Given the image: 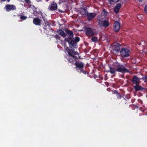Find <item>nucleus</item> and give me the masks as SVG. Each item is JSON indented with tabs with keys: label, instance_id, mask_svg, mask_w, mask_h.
<instances>
[{
	"label": "nucleus",
	"instance_id": "1",
	"mask_svg": "<svg viewBox=\"0 0 147 147\" xmlns=\"http://www.w3.org/2000/svg\"><path fill=\"white\" fill-rule=\"evenodd\" d=\"M110 70L108 71L112 74H115L116 71L124 73L125 72H129V70L127 69L123 65L119 63H116L114 67H109Z\"/></svg>",
	"mask_w": 147,
	"mask_h": 147
},
{
	"label": "nucleus",
	"instance_id": "2",
	"mask_svg": "<svg viewBox=\"0 0 147 147\" xmlns=\"http://www.w3.org/2000/svg\"><path fill=\"white\" fill-rule=\"evenodd\" d=\"M80 40V38L78 37H76L75 39L73 37H68L65 38V41L68 42L70 47H72L75 48L78 47L77 43Z\"/></svg>",
	"mask_w": 147,
	"mask_h": 147
},
{
	"label": "nucleus",
	"instance_id": "3",
	"mask_svg": "<svg viewBox=\"0 0 147 147\" xmlns=\"http://www.w3.org/2000/svg\"><path fill=\"white\" fill-rule=\"evenodd\" d=\"M76 66V69L79 73H83L84 74H88V71L84 70L83 68L84 66V63L81 62H76L74 64Z\"/></svg>",
	"mask_w": 147,
	"mask_h": 147
},
{
	"label": "nucleus",
	"instance_id": "4",
	"mask_svg": "<svg viewBox=\"0 0 147 147\" xmlns=\"http://www.w3.org/2000/svg\"><path fill=\"white\" fill-rule=\"evenodd\" d=\"M57 7L58 6L57 3L54 1H53L49 6L48 8V9L49 11H57L56 13H62L65 12V11H63L60 9H58Z\"/></svg>",
	"mask_w": 147,
	"mask_h": 147
},
{
	"label": "nucleus",
	"instance_id": "5",
	"mask_svg": "<svg viewBox=\"0 0 147 147\" xmlns=\"http://www.w3.org/2000/svg\"><path fill=\"white\" fill-rule=\"evenodd\" d=\"M85 34L88 36L92 37L96 35L98 33L94 29L90 27H85L84 28Z\"/></svg>",
	"mask_w": 147,
	"mask_h": 147
},
{
	"label": "nucleus",
	"instance_id": "6",
	"mask_svg": "<svg viewBox=\"0 0 147 147\" xmlns=\"http://www.w3.org/2000/svg\"><path fill=\"white\" fill-rule=\"evenodd\" d=\"M131 52L129 49H128L122 47L120 51V56L123 58H127L129 56Z\"/></svg>",
	"mask_w": 147,
	"mask_h": 147
},
{
	"label": "nucleus",
	"instance_id": "7",
	"mask_svg": "<svg viewBox=\"0 0 147 147\" xmlns=\"http://www.w3.org/2000/svg\"><path fill=\"white\" fill-rule=\"evenodd\" d=\"M71 48L67 47L66 49L67 51L68 54L69 56L73 57V58H75L76 59H78L80 58V56L78 55V57L75 55H78L79 53L77 52L74 51L72 48V47H70Z\"/></svg>",
	"mask_w": 147,
	"mask_h": 147
},
{
	"label": "nucleus",
	"instance_id": "8",
	"mask_svg": "<svg viewBox=\"0 0 147 147\" xmlns=\"http://www.w3.org/2000/svg\"><path fill=\"white\" fill-rule=\"evenodd\" d=\"M98 23L100 27H103L105 28H107L109 25V21L107 20H105L103 21L99 20Z\"/></svg>",
	"mask_w": 147,
	"mask_h": 147
},
{
	"label": "nucleus",
	"instance_id": "9",
	"mask_svg": "<svg viewBox=\"0 0 147 147\" xmlns=\"http://www.w3.org/2000/svg\"><path fill=\"white\" fill-rule=\"evenodd\" d=\"M5 9L7 11L9 12L11 10L13 11L16 10V7L14 5L7 4L5 5Z\"/></svg>",
	"mask_w": 147,
	"mask_h": 147
},
{
	"label": "nucleus",
	"instance_id": "10",
	"mask_svg": "<svg viewBox=\"0 0 147 147\" xmlns=\"http://www.w3.org/2000/svg\"><path fill=\"white\" fill-rule=\"evenodd\" d=\"M113 30L115 32H118L119 31L120 28V25L119 23L116 21L113 24Z\"/></svg>",
	"mask_w": 147,
	"mask_h": 147
},
{
	"label": "nucleus",
	"instance_id": "11",
	"mask_svg": "<svg viewBox=\"0 0 147 147\" xmlns=\"http://www.w3.org/2000/svg\"><path fill=\"white\" fill-rule=\"evenodd\" d=\"M121 45L119 43H115L112 46V49L116 51L117 52H119V51L121 49Z\"/></svg>",
	"mask_w": 147,
	"mask_h": 147
},
{
	"label": "nucleus",
	"instance_id": "12",
	"mask_svg": "<svg viewBox=\"0 0 147 147\" xmlns=\"http://www.w3.org/2000/svg\"><path fill=\"white\" fill-rule=\"evenodd\" d=\"M86 15L87 17V20L88 21H92V19L96 17V13H88Z\"/></svg>",
	"mask_w": 147,
	"mask_h": 147
},
{
	"label": "nucleus",
	"instance_id": "13",
	"mask_svg": "<svg viewBox=\"0 0 147 147\" xmlns=\"http://www.w3.org/2000/svg\"><path fill=\"white\" fill-rule=\"evenodd\" d=\"M141 79L139 78L136 76H134L133 77L131 80V81L133 84H139Z\"/></svg>",
	"mask_w": 147,
	"mask_h": 147
},
{
	"label": "nucleus",
	"instance_id": "14",
	"mask_svg": "<svg viewBox=\"0 0 147 147\" xmlns=\"http://www.w3.org/2000/svg\"><path fill=\"white\" fill-rule=\"evenodd\" d=\"M41 20L38 18H36L34 19L33 20V23L37 26H40L41 24Z\"/></svg>",
	"mask_w": 147,
	"mask_h": 147
},
{
	"label": "nucleus",
	"instance_id": "15",
	"mask_svg": "<svg viewBox=\"0 0 147 147\" xmlns=\"http://www.w3.org/2000/svg\"><path fill=\"white\" fill-rule=\"evenodd\" d=\"M135 90L137 91L139 90H143L145 89L144 88L142 87V86H140L139 84H136L134 87Z\"/></svg>",
	"mask_w": 147,
	"mask_h": 147
},
{
	"label": "nucleus",
	"instance_id": "16",
	"mask_svg": "<svg viewBox=\"0 0 147 147\" xmlns=\"http://www.w3.org/2000/svg\"><path fill=\"white\" fill-rule=\"evenodd\" d=\"M80 12L82 15H86L88 12L86 8L82 7L80 8Z\"/></svg>",
	"mask_w": 147,
	"mask_h": 147
},
{
	"label": "nucleus",
	"instance_id": "17",
	"mask_svg": "<svg viewBox=\"0 0 147 147\" xmlns=\"http://www.w3.org/2000/svg\"><path fill=\"white\" fill-rule=\"evenodd\" d=\"M121 7V4L120 3H117L115 6L114 8V11L116 13L119 11Z\"/></svg>",
	"mask_w": 147,
	"mask_h": 147
},
{
	"label": "nucleus",
	"instance_id": "18",
	"mask_svg": "<svg viewBox=\"0 0 147 147\" xmlns=\"http://www.w3.org/2000/svg\"><path fill=\"white\" fill-rule=\"evenodd\" d=\"M73 57H72L71 58H67V61L68 63L74 64L76 62H77L76 60V59L75 58H73Z\"/></svg>",
	"mask_w": 147,
	"mask_h": 147
},
{
	"label": "nucleus",
	"instance_id": "19",
	"mask_svg": "<svg viewBox=\"0 0 147 147\" xmlns=\"http://www.w3.org/2000/svg\"><path fill=\"white\" fill-rule=\"evenodd\" d=\"M32 8L33 11V13L35 16H37V15L40 13V11H38L37 8L35 7L34 6Z\"/></svg>",
	"mask_w": 147,
	"mask_h": 147
},
{
	"label": "nucleus",
	"instance_id": "20",
	"mask_svg": "<svg viewBox=\"0 0 147 147\" xmlns=\"http://www.w3.org/2000/svg\"><path fill=\"white\" fill-rule=\"evenodd\" d=\"M57 32L61 36L64 37L66 36V34L65 32L62 30L59 29L57 30Z\"/></svg>",
	"mask_w": 147,
	"mask_h": 147
},
{
	"label": "nucleus",
	"instance_id": "21",
	"mask_svg": "<svg viewBox=\"0 0 147 147\" xmlns=\"http://www.w3.org/2000/svg\"><path fill=\"white\" fill-rule=\"evenodd\" d=\"M65 32L66 33L70 36L69 37L71 38L73 37L74 34L72 31L69 30H65Z\"/></svg>",
	"mask_w": 147,
	"mask_h": 147
},
{
	"label": "nucleus",
	"instance_id": "22",
	"mask_svg": "<svg viewBox=\"0 0 147 147\" xmlns=\"http://www.w3.org/2000/svg\"><path fill=\"white\" fill-rule=\"evenodd\" d=\"M138 44L139 45H141L143 47H145L147 46V43L144 40L141 41L140 43Z\"/></svg>",
	"mask_w": 147,
	"mask_h": 147
},
{
	"label": "nucleus",
	"instance_id": "23",
	"mask_svg": "<svg viewBox=\"0 0 147 147\" xmlns=\"http://www.w3.org/2000/svg\"><path fill=\"white\" fill-rule=\"evenodd\" d=\"M91 40L92 42H96L98 41V38L96 37H92Z\"/></svg>",
	"mask_w": 147,
	"mask_h": 147
},
{
	"label": "nucleus",
	"instance_id": "24",
	"mask_svg": "<svg viewBox=\"0 0 147 147\" xmlns=\"http://www.w3.org/2000/svg\"><path fill=\"white\" fill-rule=\"evenodd\" d=\"M114 93L116 94V96L117 98H119V99H121V96L120 95V94L117 92L116 90H114Z\"/></svg>",
	"mask_w": 147,
	"mask_h": 147
},
{
	"label": "nucleus",
	"instance_id": "25",
	"mask_svg": "<svg viewBox=\"0 0 147 147\" xmlns=\"http://www.w3.org/2000/svg\"><path fill=\"white\" fill-rule=\"evenodd\" d=\"M20 16V19L22 20H24L27 18V17L21 15H19L18 16Z\"/></svg>",
	"mask_w": 147,
	"mask_h": 147
},
{
	"label": "nucleus",
	"instance_id": "26",
	"mask_svg": "<svg viewBox=\"0 0 147 147\" xmlns=\"http://www.w3.org/2000/svg\"><path fill=\"white\" fill-rule=\"evenodd\" d=\"M141 79L144 81L145 82H147V75H145L144 77L141 78Z\"/></svg>",
	"mask_w": 147,
	"mask_h": 147
},
{
	"label": "nucleus",
	"instance_id": "27",
	"mask_svg": "<svg viewBox=\"0 0 147 147\" xmlns=\"http://www.w3.org/2000/svg\"><path fill=\"white\" fill-rule=\"evenodd\" d=\"M43 19V21L45 24H46L47 25H49V22L47 21V20L46 19L45 17H42Z\"/></svg>",
	"mask_w": 147,
	"mask_h": 147
},
{
	"label": "nucleus",
	"instance_id": "28",
	"mask_svg": "<svg viewBox=\"0 0 147 147\" xmlns=\"http://www.w3.org/2000/svg\"><path fill=\"white\" fill-rule=\"evenodd\" d=\"M102 14L104 16H107V12L105 9H104L102 12Z\"/></svg>",
	"mask_w": 147,
	"mask_h": 147
},
{
	"label": "nucleus",
	"instance_id": "29",
	"mask_svg": "<svg viewBox=\"0 0 147 147\" xmlns=\"http://www.w3.org/2000/svg\"><path fill=\"white\" fill-rule=\"evenodd\" d=\"M54 37L57 39L60 40V37L58 34H56L55 35Z\"/></svg>",
	"mask_w": 147,
	"mask_h": 147
},
{
	"label": "nucleus",
	"instance_id": "30",
	"mask_svg": "<svg viewBox=\"0 0 147 147\" xmlns=\"http://www.w3.org/2000/svg\"><path fill=\"white\" fill-rule=\"evenodd\" d=\"M24 1L26 3L28 4H29L31 3V1L30 0H24Z\"/></svg>",
	"mask_w": 147,
	"mask_h": 147
},
{
	"label": "nucleus",
	"instance_id": "31",
	"mask_svg": "<svg viewBox=\"0 0 147 147\" xmlns=\"http://www.w3.org/2000/svg\"><path fill=\"white\" fill-rule=\"evenodd\" d=\"M144 10L145 12L147 13V5L145 7Z\"/></svg>",
	"mask_w": 147,
	"mask_h": 147
},
{
	"label": "nucleus",
	"instance_id": "32",
	"mask_svg": "<svg viewBox=\"0 0 147 147\" xmlns=\"http://www.w3.org/2000/svg\"><path fill=\"white\" fill-rule=\"evenodd\" d=\"M65 2V0H59V3L60 4L61 3L64 2Z\"/></svg>",
	"mask_w": 147,
	"mask_h": 147
},
{
	"label": "nucleus",
	"instance_id": "33",
	"mask_svg": "<svg viewBox=\"0 0 147 147\" xmlns=\"http://www.w3.org/2000/svg\"><path fill=\"white\" fill-rule=\"evenodd\" d=\"M0 2H5L6 1H7V2H9L10 1V0H0Z\"/></svg>",
	"mask_w": 147,
	"mask_h": 147
},
{
	"label": "nucleus",
	"instance_id": "34",
	"mask_svg": "<svg viewBox=\"0 0 147 147\" xmlns=\"http://www.w3.org/2000/svg\"><path fill=\"white\" fill-rule=\"evenodd\" d=\"M119 0H112V2L117 3L118 2Z\"/></svg>",
	"mask_w": 147,
	"mask_h": 147
},
{
	"label": "nucleus",
	"instance_id": "35",
	"mask_svg": "<svg viewBox=\"0 0 147 147\" xmlns=\"http://www.w3.org/2000/svg\"><path fill=\"white\" fill-rule=\"evenodd\" d=\"M108 1L109 2L110 4H111L112 3V0H108Z\"/></svg>",
	"mask_w": 147,
	"mask_h": 147
},
{
	"label": "nucleus",
	"instance_id": "36",
	"mask_svg": "<svg viewBox=\"0 0 147 147\" xmlns=\"http://www.w3.org/2000/svg\"><path fill=\"white\" fill-rule=\"evenodd\" d=\"M44 28V30H46V29H45V28Z\"/></svg>",
	"mask_w": 147,
	"mask_h": 147
},
{
	"label": "nucleus",
	"instance_id": "37",
	"mask_svg": "<svg viewBox=\"0 0 147 147\" xmlns=\"http://www.w3.org/2000/svg\"><path fill=\"white\" fill-rule=\"evenodd\" d=\"M139 1H142V0H139Z\"/></svg>",
	"mask_w": 147,
	"mask_h": 147
}]
</instances>
